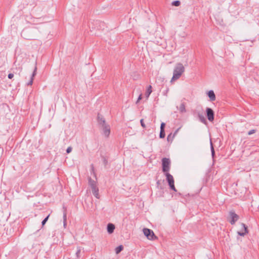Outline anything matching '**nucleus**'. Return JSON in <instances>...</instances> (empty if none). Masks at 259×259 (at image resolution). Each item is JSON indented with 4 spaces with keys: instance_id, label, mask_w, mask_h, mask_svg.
Segmentation results:
<instances>
[{
    "instance_id": "nucleus-21",
    "label": "nucleus",
    "mask_w": 259,
    "mask_h": 259,
    "mask_svg": "<svg viewBox=\"0 0 259 259\" xmlns=\"http://www.w3.org/2000/svg\"><path fill=\"white\" fill-rule=\"evenodd\" d=\"M177 131H176V132L175 133L174 135L171 136V134H170L169 135H168L167 136V141H169L170 140L172 141L174 136H175V135L177 133Z\"/></svg>"
},
{
    "instance_id": "nucleus-17",
    "label": "nucleus",
    "mask_w": 259,
    "mask_h": 259,
    "mask_svg": "<svg viewBox=\"0 0 259 259\" xmlns=\"http://www.w3.org/2000/svg\"><path fill=\"white\" fill-rule=\"evenodd\" d=\"M152 93V87L151 85H149L146 92L145 95L147 98H148L151 93Z\"/></svg>"
},
{
    "instance_id": "nucleus-7",
    "label": "nucleus",
    "mask_w": 259,
    "mask_h": 259,
    "mask_svg": "<svg viewBox=\"0 0 259 259\" xmlns=\"http://www.w3.org/2000/svg\"><path fill=\"white\" fill-rule=\"evenodd\" d=\"M206 114L208 120L212 122L214 120V112L213 110L209 107H207L206 109Z\"/></svg>"
},
{
    "instance_id": "nucleus-20",
    "label": "nucleus",
    "mask_w": 259,
    "mask_h": 259,
    "mask_svg": "<svg viewBox=\"0 0 259 259\" xmlns=\"http://www.w3.org/2000/svg\"><path fill=\"white\" fill-rule=\"evenodd\" d=\"M165 131L164 130H160L159 134V138L161 139L164 138L165 137Z\"/></svg>"
},
{
    "instance_id": "nucleus-30",
    "label": "nucleus",
    "mask_w": 259,
    "mask_h": 259,
    "mask_svg": "<svg viewBox=\"0 0 259 259\" xmlns=\"http://www.w3.org/2000/svg\"><path fill=\"white\" fill-rule=\"evenodd\" d=\"M255 131H255V130H250V131H249L248 132V135H252V134H253L255 133Z\"/></svg>"
},
{
    "instance_id": "nucleus-15",
    "label": "nucleus",
    "mask_w": 259,
    "mask_h": 259,
    "mask_svg": "<svg viewBox=\"0 0 259 259\" xmlns=\"http://www.w3.org/2000/svg\"><path fill=\"white\" fill-rule=\"evenodd\" d=\"M36 71H37V67H36V63L35 67H34V70H33V71L31 75V76H30V79H29V81H33L34 80V76L36 74Z\"/></svg>"
},
{
    "instance_id": "nucleus-31",
    "label": "nucleus",
    "mask_w": 259,
    "mask_h": 259,
    "mask_svg": "<svg viewBox=\"0 0 259 259\" xmlns=\"http://www.w3.org/2000/svg\"><path fill=\"white\" fill-rule=\"evenodd\" d=\"M8 78L11 79L14 77V74L10 73L8 75Z\"/></svg>"
},
{
    "instance_id": "nucleus-6",
    "label": "nucleus",
    "mask_w": 259,
    "mask_h": 259,
    "mask_svg": "<svg viewBox=\"0 0 259 259\" xmlns=\"http://www.w3.org/2000/svg\"><path fill=\"white\" fill-rule=\"evenodd\" d=\"M229 218L230 220L229 222L231 225H234L235 223L239 220V217L235 211L232 210L229 212Z\"/></svg>"
},
{
    "instance_id": "nucleus-32",
    "label": "nucleus",
    "mask_w": 259,
    "mask_h": 259,
    "mask_svg": "<svg viewBox=\"0 0 259 259\" xmlns=\"http://www.w3.org/2000/svg\"><path fill=\"white\" fill-rule=\"evenodd\" d=\"M142 99V95H140L138 98V100L136 102V103L137 104Z\"/></svg>"
},
{
    "instance_id": "nucleus-25",
    "label": "nucleus",
    "mask_w": 259,
    "mask_h": 259,
    "mask_svg": "<svg viewBox=\"0 0 259 259\" xmlns=\"http://www.w3.org/2000/svg\"><path fill=\"white\" fill-rule=\"evenodd\" d=\"M140 123H141V126H142L143 128H144L146 127V125H145V124L144 122V119H141L140 120Z\"/></svg>"
},
{
    "instance_id": "nucleus-19",
    "label": "nucleus",
    "mask_w": 259,
    "mask_h": 259,
    "mask_svg": "<svg viewBox=\"0 0 259 259\" xmlns=\"http://www.w3.org/2000/svg\"><path fill=\"white\" fill-rule=\"evenodd\" d=\"M171 5L175 7H178L181 5V2L180 1H175L172 2Z\"/></svg>"
},
{
    "instance_id": "nucleus-24",
    "label": "nucleus",
    "mask_w": 259,
    "mask_h": 259,
    "mask_svg": "<svg viewBox=\"0 0 259 259\" xmlns=\"http://www.w3.org/2000/svg\"><path fill=\"white\" fill-rule=\"evenodd\" d=\"M210 145H211V155H212V156L213 157L214 154H215V152H214V148L213 147L212 144L211 142L210 143Z\"/></svg>"
},
{
    "instance_id": "nucleus-26",
    "label": "nucleus",
    "mask_w": 259,
    "mask_h": 259,
    "mask_svg": "<svg viewBox=\"0 0 259 259\" xmlns=\"http://www.w3.org/2000/svg\"><path fill=\"white\" fill-rule=\"evenodd\" d=\"M103 163L105 165H106L108 163V160L105 157H102Z\"/></svg>"
},
{
    "instance_id": "nucleus-27",
    "label": "nucleus",
    "mask_w": 259,
    "mask_h": 259,
    "mask_svg": "<svg viewBox=\"0 0 259 259\" xmlns=\"http://www.w3.org/2000/svg\"><path fill=\"white\" fill-rule=\"evenodd\" d=\"M6 77V74L5 73H1L0 74V78H1V79H5Z\"/></svg>"
},
{
    "instance_id": "nucleus-22",
    "label": "nucleus",
    "mask_w": 259,
    "mask_h": 259,
    "mask_svg": "<svg viewBox=\"0 0 259 259\" xmlns=\"http://www.w3.org/2000/svg\"><path fill=\"white\" fill-rule=\"evenodd\" d=\"M50 217V214H49L47 217H46L41 222V224H42V226H44L45 225V224L46 223V222L48 221V219H49V218Z\"/></svg>"
},
{
    "instance_id": "nucleus-14",
    "label": "nucleus",
    "mask_w": 259,
    "mask_h": 259,
    "mask_svg": "<svg viewBox=\"0 0 259 259\" xmlns=\"http://www.w3.org/2000/svg\"><path fill=\"white\" fill-rule=\"evenodd\" d=\"M63 225L65 227L67 225V209L65 207H63Z\"/></svg>"
},
{
    "instance_id": "nucleus-8",
    "label": "nucleus",
    "mask_w": 259,
    "mask_h": 259,
    "mask_svg": "<svg viewBox=\"0 0 259 259\" xmlns=\"http://www.w3.org/2000/svg\"><path fill=\"white\" fill-rule=\"evenodd\" d=\"M97 121L99 125L100 126H104L107 125V124L106 123V121L103 116L100 114L98 113L97 116Z\"/></svg>"
},
{
    "instance_id": "nucleus-12",
    "label": "nucleus",
    "mask_w": 259,
    "mask_h": 259,
    "mask_svg": "<svg viewBox=\"0 0 259 259\" xmlns=\"http://www.w3.org/2000/svg\"><path fill=\"white\" fill-rule=\"evenodd\" d=\"M107 232L109 234H111L114 232L115 226L112 223H109L107 227Z\"/></svg>"
},
{
    "instance_id": "nucleus-35",
    "label": "nucleus",
    "mask_w": 259,
    "mask_h": 259,
    "mask_svg": "<svg viewBox=\"0 0 259 259\" xmlns=\"http://www.w3.org/2000/svg\"><path fill=\"white\" fill-rule=\"evenodd\" d=\"M33 82H28L26 84L27 86H31L32 85Z\"/></svg>"
},
{
    "instance_id": "nucleus-4",
    "label": "nucleus",
    "mask_w": 259,
    "mask_h": 259,
    "mask_svg": "<svg viewBox=\"0 0 259 259\" xmlns=\"http://www.w3.org/2000/svg\"><path fill=\"white\" fill-rule=\"evenodd\" d=\"M162 167L163 172H168L170 167V160L167 158H163L162 159Z\"/></svg>"
},
{
    "instance_id": "nucleus-28",
    "label": "nucleus",
    "mask_w": 259,
    "mask_h": 259,
    "mask_svg": "<svg viewBox=\"0 0 259 259\" xmlns=\"http://www.w3.org/2000/svg\"><path fill=\"white\" fill-rule=\"evenodd\" d=\"M165 124L164 122H162L160 125V130H164Z\"/></svg>"
},
{
    "instance_id": "nucleus-23",
    "label": "nucleus",
    "mask_w": 259,
    "mask_h": 259,
    "mask_svg": "<svg viewBox=\"0 0 259 259\" xmlns=\"http://www.w3.org/2000/svg\"><path fill=\"white\" fill-rule=\"evenodd\" d=\"M80 251H81V249L79 247H77V250L76 252V257L77 258H79L80 257Z\"/></svg>"
},
{
    "instance_id": "nucleus-34",
    "label": "nucleus",
    "mask_w": 259,
    "mask_h": 259,
    "mask_svg": "<svg viewBox=\"0 0 259 259\" xmlns=\"http://www.w3.org/2000/svg\"><path fill=\"white\" fill-rule=\"evenodd\" d=\"M91 169H92V172H93V174H95L94 167L93 164L91 165Z\"/></svg>"
},
{
    "instance_id": "nucleus-11",
    "label": "nucleus",
    "mask_w": 259,
    "mask_h": 259,
    "mask_svg": "<svg viewBox=\"0 0 259 259\" xmlns=\"http://www.w3.org/2000/svg\"><path fill=\"white\" fill-rule=\"evenodd\" d=\"M207 95L210 99V101H214L215 100V95L212 90H210L207 93Z\"/></svg>"
},
{
    "instance_id": "nucleus-5",
    "label": "nucleus",
    "mask_w": 259,
    "mask_h": 259,
    "mask_svg": "<svg viewBox=\"0 0 259 259\" xmlns=\"http://www.w3.org/2000/svg\"><path fill=\"white\" fill-rule=\"evenodd\" d=\"M143 233L145 236L150 240H154L157 238V237L154 234L153 231L148 228H144L143 230Z\"/></svg>"
},
{
    "instance_id": "nucleus-3",
    "label": "nucleus",
    "mask_w": 259,
    "mask_h": 259,
    "mask_svg": "<svg viewBox=\"0 0 259 259\" xmlns=\"http://www.w3.org/2000/svg\"><path fill=\"white\" fill-rule=\"evenodd\" d=\"M166 180L168 182L169 188L171 190L177 192V189L175 186V181L172 176L168 172H165Z\"/></svg>"
},
{
    "instance_id": "nucleus-37",
    "label": "nucleus",
    "mask_w": 259,
    "mask_h": 259,
    "mask_svg": "<svg viewBox=\"0 0 259 259\" xmlns=\"http://www.w3.org/2000/svg\"><path fill=\"white\" fill-rule=\"evenodd\" d=\"M157 184H159V181L157 182Z\"/></svg>"
},
{
    "instance_id": "nucleus-9",
    "label": "nucleus",
    "mask_w": 259,
    "mask_h": 259,
    "mask_svg": "<svg viewBox=\"0 0 259 259\" xmlns=\"http://www.w3.org/2000/svg\"><path fill=\"white\" fill-rule=\"evenodd\" d=\"M103 131V134L106 137H108L110 134V127L109 124L101 126Z\"/></svg>"
},
{
    "instance_id": "nucleus-13",
    "label": "nucleus",
    "mask_w": 259,
    "mask_h": 259,
    "mask_svg": "<svg viewBox=\"0 0 259 259\" xmlns=\"http://www.w3.org/2000/svg\"><path fill=\"white\" fill-rule=\"evenodd\" d=\"M198 117L199 120L203 123L206 124L207 121L202 113H198Z\"/></svg>"
},
{
    "instance_id": "nucleus-33",
    "label": "nucleus",
    "mask_w": 259,
    "mask_h": 259,
    "mask_svg": "<svg viewBox=\"0 0 259 259\" xmlns=\"http://www.w3.org/2000/svg\"><path fill=\"white\" fill-rule=\"evenodd\" d=\"M1 106L3 108H5L6 107H8V105L7 104H2Z\"/></svg>"
},
{
    "instance_id": "nucleus-36",
    "label": "nucleus",
    "mask_w": 259,
    "mask_h": 259,
    "mask_svg": "<svg viewBox=\"0 0 259 259\" xmlns=\"http://www.w3.org/2000/svg\"><path fill=\"white\" fill-rule=\"evenodd\" d=\"M177 195H178L179 196L181 195V193H179L177 194Z\"/></svg>"
},
{
    "instance_id": "nucleus-1",
    "label": "nucleus",
    "mask_w": 259,
    "mask_h": 259,
    "mask_svg": "<svg viewBox=\"0 0 259 259\" xmlns=\"http://www.w3.org/2000/svg\"><path fill=\"white\" fill-rule=\"evenodd\" d=\"M185 71V68L182 63H178L175 67L173 76L170 81L178 79Z\"/></svg>"
},
{
    "instance_id": "nucleus-29",
    "label": "nucleus",
    "mask_w": 259,
    "mask_h": 259,
    "mask_svg": "<svg viewBox=\"0 0 259 259\" xmlns=\"http://www.w3.org/2000/svg\"><path fill=\"white\" fill-rule=\"evenodd\" d=\"M72 150V148L71 147H70V146L68 147L67 148V149H66V153L68 154L70 153L71 152Z\"/></svg>"
},
{
    "instance_id": "nucleus-16",
    "label": "nucleus",
    "mask_w": 259,
    "mask_h": 259,
    "mask_svg": "<svg viewBox=\"0 0 259 259\" xmlns=\"http://www.w3.org/2000/svg\"><path fill=\"white\" fill-rule=\"evenodd\" d=\"M179 110L180 112L181 113L186 112V110L185 109V103L184 102H183L181 104Z\"/></svg>"
},
{
    "instance_id": "nucleus-10",
    "label": "nucleus",
    "mask_w": 259,
    "mask_h": 259,
    "mask_svg": "<svg viewBox=\"0 0 259 259\" xmlns=\"http://www.w3.org/2000/svg\"><path fill=\"white\" fill-rule=\"evenodd\" d=\"M242 226L243 227L244 231H238L237 234L241 236H244L246 234L248 233V229L247 227L245 225V224L242 223Z\"/></svg>"
},
{
    "instance_id": "nucleus-18",
    "label": "nucleus",
    "mask_w": 259,
    "mask_h": 259,
    "mask_svg": "<svg viewBox=\"0 0 259 259\" xmlns=\"http://www.w3.org/2000/svg\"><path fill=\"white\" fill-rule=\"evenodd\" d=\"M123 249V246L122 245H119L115 248V252L118 254Z\"/></svg>"
},
{
    "instance_id": "nucleus-2",
    "label": "nucleus",
    "mask_w": 259,
    "mask_h": 259,
    "mask_svg": "<svg viewBox=\"0 0 259 259\" xmlns=\"http://www.w3.org/2000/svg\"><path fill=\"white\" fill-rule=\"evenodd\" d=\"M89 185L92 189V192L93 195L97 199L100 198V195L99 193V189L97 185V182L92 179L91 178L88 179Z\"/></svg>"
}]
</instances>
